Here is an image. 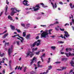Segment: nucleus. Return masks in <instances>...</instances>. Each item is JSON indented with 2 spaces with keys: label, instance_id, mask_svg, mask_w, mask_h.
<instances>
[{
  "label": "nucleus",
  "instance_id": "42",
  "mask_svg": "<svg viewBox=\"0 0 74 74\" xmlns=\"http://www.w3.org/2000/svg\"><path fill=\"white\" fill-rule=\"evenodd\" d=\"M6 4H7L9 5V2H8V0H6Z\"/></svg>",
  "mask_w": 74,
  "mask_h": 74
},
{
  "label": "nucleus",
  "instance_id": "27",
  "mask_svg": "<svg viewBox=\"0 0 74 74\" xmlns=\"http://www.w3.org/2000/svg\"><path fill=\"white\" fill-rule=\"evenodd\" d=\"M51 48L52 49H53V50H55L56 49V47H55V46H52L51 47Z\"/></svg>",
  "mask_w": 74,
  "mask_h": 74
},
{
  "label": "nucleus",
  "instance_id": "23",
  "mask_svg": "<svg viewBox=\"0 0 74 74\" xmlns=\"http://www.w3.org/2000/svg\"><path fill=\"white\" fill-rule=\"evenodd\" d=\"M7 60V59L5 58H3V60L2 62L3 63H4V60Z\"/></svg>",
  "mask_w": 74,
  "mask_h": 74
},
{
  "label": "nucleus",
  "instance_id": "41",
  "mask_svg": "<svg viewBox=\"0 0 74 74\" xmlns=\"http://www.w3.org/2000/svg\"><path fill=\"white\" fill-rule=\"evenodd\" d=\"M9 44V42H5V46L6 45H8Z\"/></svg>",
  "mask_w": 74,
  "mask_h": 74
},
{
  "label": "nucleus",
  "instance_id": "16",
  "mask_svg": "<svg viewBox=\"0 0 74 74\" xmlns=\"http://www.w3.org/2000/svg\"><path fill=\"white\" fill-rule=\"evenodd\" d=\"M49 1L51 2V4H52L53 8L54 9H55V5H54L53 3L52 2V1H51V0H49Z\"/></svg>",
  "mask_w": 74,
  "mask_h": 74
},
{
  "label": "nucleus",
  "instance_id": "61",
  "mask_svg": "<svg viewBox=\"0 0 74 74\" xmlns=\"http://www.w3.org/2000/svg\"><path fill=\"white\" fill-rule=\"evenodd\" d=\"M68 49H69V51H72V50L70 48H68Z\"/></svg>",
  "mask_w": 74,
  "mask_h": 74
},
{
  "label": "nucleus",
  "instance_id": "7",
  "mask_svg": "<svg viewBox=\"0 0 74 74\" xmlns=\"http://www.w3.org/2000/svg\"><path fill=\"white\" fill-rule=\"evenodd\" d=\"M52 66H49V68H49L48 69V70L46 71V72H43V73H41L40 74H47V73H48V71H49L48 70H51V69H52Z\"/></svg>",
  "mask_w": 74,
  "mask_h": 74
},
{
  "label": "nucleus",
  "instance_id": "40",
  "mask_svg": "<svg viewBox=\"0 0 74 74\" xmlns=\"http://www.w3.org/2000/svg\"><path fill=\"white\" fill-rule=\"evenodd\" d=\"M30 73L31 74H35V73L33 71L30 72Z\"/></svg>",
  "mask_w": 74,
  "mask_h": 74
},
{
  "label": "nucleus",
  "instance_id": "19",
  "mask_svg": "<svg viewBox=\"0 0 74 74\" xmlns=\"http://www.w3.org/2000/svg\"><path fill=\"white\" fill-rule=\"evenodd\" d=\"M5 55V54L4 53H3L2 54L1 53V52L0 51V56L1 57H3V56H4Z\"/></svg>",
  "mask_w": 74,
  "mask_h": 74
},
{
  "label": "nucleus",
  "instance_id": "59",
  "mask_svg": "<svg viewBox=\"0 0 74 74\" xmlns=\"http://www.w3.org/2000/svg\"><path fill=\"white\" fill-rule=\"evenodd\" d=\"M72 23H73V24H74V19H72Z\"/></svg>",
  "mask_w": 74,
  "mask_h": 74
},
{
  "label": "nucleus",
  "instance_id": "20",
  "mask_svg": "<svg viewBox=\"0 0 74 74\" xmlns=\"http://www.w3.org/2000/svg\"><path fill=\"white\" fill-rule=\"evenodd\" d=\"M71 66H73V67H74V62L73 61H71L70 63Z\"/></svg>",
  "mask_w": 74,
  "mask_h": 74
},
{
  "label": "nucleus",
  "instance_id": "47",
  "mask_svg": "<svg viewBox=\"0 0 74 74\" xmlns=\"http://www.w3.org/2000/svg\"><path fill=\"white\" fill-rule=\"evenodd\" d=\"M54 24H55V25H56V24H59V22L58 21H56V22L54 23Z\"/></svg>",
  "mask_w": 74,
  "mask_h": 74
},
{
  "label": "nucleus",
  "instance_id": "9",
  "mask_svg": "<svg viewBox=\"0 0 74 74\" xmlns=\"http://www.w3.org/2000/svg\"><path fill=\"white\" fill-rule=\"evenodd\" d=\"M65 54L66 56L68 58H69V56H74V53H65Z\"/></svg>",
  "mask_w": 74,
  "mask_h": 74
},
{
  "label": "nucleus",
  "instance_id": "1",
  "mask_svg": "<svg viewBox=\"0 0 74 74\" xmlns=\"http://www.w3.org/2000/svg\"><path fill=\"white\" fill-rule=\"evenodd\" d=\"M47 30H46L45 31L43 32L41 34V38H47L48 37V33Z\"/></svg>",
  "mask_w": 74,
  "mask_h": 74
},
{
  "label": "nucleus",
  "instance_id": "5",
  "mask_svg": "<svg viewBox=\"0 0 74 74\" xmlns=\"http://www.w3.org/2000/svg\"><path fill=\"white\" fill-rule=\"evenodd\" d=\"M26 54L27 55V57L28 56H30L31 58H32V57L33 56V53L30 51H29L28 53H26Z\"/></svg>",
  "mask_w": 74,
  "mask_h": 74
},
{
  "label": "nucleus",
  "instance_id": "48",
  "mask_svg": "<svg viewBox=\"0 0 74 74\" xmlns=\"http://www.w3.org/2000/svg\"><path fill=\"white\" fill-rule=\"evenodd\" d=\"M21 26H23V27H25V24H22Z\"/></svg>",
  "mask_w": 74,
  "mask_h": 74
},
{
  "label": "nucleus",
  "instance_id": "58",
  "mask_svg": "<svg viewBox=\"0 0 74 74\" xmlns=\"http://www.w3.org/2000/svg\"><path fill=\"white\" fill-rule=\"evenodd\" d=\"M68 51H69V48H67L66 49V52H68Z\"/></svg>",
  "mask_w": 74,
  "mask_h": 74
},
{
  "label": "nucleus",
  "instance_id": "49",
  "mask_svg": "<svg viewBox=\"0 0 74 74\" xmlns=\"http://www.w3.org/2000/svg\"><path fill=\"white\" fill-rule=\"evenodd\" d=\"M55 25V23H54L53 24H51L50 25H49V26H53V25Z\"/></svg>",
  "mask_w": 74,
  "mask_h": 74
},
{
  "label": "nucleus",
  "instance_id": "25",
  "mask_svg": "<svg viewBox=\"0 0 74 74\" xmlns=\"http://www.w3.org/2000/svg\"><path fill=\"white\" fill-rule=\"evenodd\" d=\"M64 42L62 41H58V44H63Z\"/></svg>",
  "mask_w": 74,
  "mask_h": 74
},
{
  "label": "nucleus",
  "instance_id": "14",
  "mask_svg": "<svg viewBox=\"0 0 74 74\" xmlns=\"http://www.w3.org/2000/svg\"><path fill=\"white\" fill-rule=\"evenodd\" d=\"M36 7H33V8L34 10V11H38L39 10V8H36Z\"/></svg>",
  "mask_w": 74,
  "mask_h": 74
},
{
  "label": "nucleus",
  "instance_id": "63",
  "mask_svg": "<svg viewBox=\"0 0 74 74\" xmlns=\"http://www.w3.org/2000/svg\"><path fill=\"white\" fill-rule=\"evenodd\" d=\"M49 32H52V29H49L48 31Z\"/></svg>",
  "mask_w": 74,
  "mask_h": 74
},
{
  "label": "nucleus",
  "instance_id": "12",
  "mask_svg": "<svg viewBox=\"0 0 74 74\" xmlns=\"http://www.w3.org/2000/svg\"><path fill=\"white\" fill-rule=\"evenodd\" d=\"M45 53H44V54H43L40 57V58H41V59L42 62H44V60H43V59H42V58H43V57H45Z\"/></svg>",
  "mask_w": 74,
  "mask_h": 74
},
{
  "label": "nucleus",
  "instance_id": "26",
  "mask_svg": "<svg viewBox=\"0 0 74 74\" xmlns=\"http://www.w3.org/2000/svg\"><path fill=\"white\" fill-rule=\"evenodd\" d=\"M30 24H27L26 25V27H25L26 29H27L28 27H30Z\"/></svg>",
  "mask_w": 74,
  "mask_h": 74
},
{
  "label": "nucleus",
  "instance_id": "21",
  "mask_svg": "<svg viewBox=\"0 0 74 74\" xmlns=\"http://www.w3.org/2000/svg\"><path fill=\"white\" fill-rule=\"evenodd\" d=\"M37 47H36L35 48H34L32 49V52H34V51H37Z\"/></svg>",
  "mask_w": 74,
  "mask_h": 74
},
{
  "label": "nucleus",
  "instance_id": "37",
  "mask_svg": "<svg viewBox=\"0 0 74 74\" xmlns=\"http://www.w3.org/2000/svg\"><path fill=\"white\" fill-rule=\"evenodd\" d=\"M71 16H70L69 17L70 19H71V18H72V19H73V16L71 15Z\"/></svg>",
  "mask_w": 74,
  "mask_h": 74
},
{
  "label": "nucleus",
  "instance_id": "56",
  "mask_svg": "<svg viewBox=\"0 0 74 74\" xmlns=\"http://www.w3.org/2000/svg\"><path fill=\"white\" fill-rule=\"evenodd\" d=\"M38 38H39V36H37L36 37V40H37L38 39Z\"/></svg>",
  "mask_w": 74,
  "mask_h": 74
},
{
  "label": "nucleus",
  "instance_id": "62",
  "mask_svg": "<svg viewBox=\"0 0 74 74\" xmlns=\"http://www.w3.org/2000/svg\"><path fill=\"white\" fill-rule=\"evenodd\" d=\"M3 73H5V69H4L3 70Z\"/></svg>",
  "mask_w": 74,
  "mask_h": 74
},
{
  "label": "nucleus",
  "instance_id": "54",
  "mask_svg": "<svg viewBox=\"0 0 74 74\" xmlns=\"http://www.w3.org/2000/svg\"><path fill=\"white\" fill-rule=\"evenodd\" d=\"M55 29L57 30V31H58L59 30V29L58 28H57L56 27H55Z\"/></svg>",
  "mask_w": 74,
  "mask_h": 74
},
{
  "label": "nucleus",
  "instance_id": "60",
  "mask_svg": "<svg viewBox=\"0 0 74 74\" xmlns=\"http://www.w3.org/2000/svg\"><path fill=\"white\" fill-rule=\"evenodd\" d=\"M59 4H62V5L63 3L62 2H60L59 3Z\"/></svg>",
  "mask_w": 74,
  "mask_h": 74
},
{
  "label": "nucleus",
  "instance_id": "51",
  "mask_svg": "<svg viewBox=\"0 0 74 74\" xmlns=\"http://www.w3.org/2000/svg\"><path fill=\"white\" fill-rule=\"evenodd\" d=\"M36 19L38 20L40 19H41V17H38L36 18Z\"/></svg>",
  "mask_w": 74,
  "mask_h": 74
},
{
  "label": "nucleus",
  "instance_id": "64",
  "mask_svg": "<svg viewBox=\"0 0 74 74\" xmlns=\"http://www.w3.org/2000/svg\"><path fill=\"white\" fill-rule=\"evenodd\" d=\"M64 52L61 51V54H64Z\"/></svg>",
  "mask_w": 74,
  "mask_h": 74
},
{
  "label": "nucleus",
  "instance_id": "39",
  "mask_svg": "<svg viewBox=\"0 0 74 74\" xmlns=\"http://www.w3.org/2000/svg\"><path fill=\"white\" fill-rule=\"evenodd\" d=\"M21 39H22V40H21V42L22 43L23 42V40H24V39L23 38H21Z\"/></svg>",
  "mask_w": 74,
  "mask_h": 74
},
{
  "label": "nucleus",
  "instance_id": "44",
  "mask_svg": "<svg viewBox=\"0 0 74 74\" xmlns=\"http://www.w3.org/2000/svg\"><path fill=\"white\" fill-rule=\"evenodd\" d=\"M38 67H42V65H40V64H38Z\"/></svg>",
  "mask_w": 74,
  "mask_h": 74
},
{
  "label": "nucleus",
  "instance_id": "35",
  "mask_svg": "<svg viewBox=\"0 0 74 74\" xmlns=\"http://www.w3.org/2000/svg\"><path fill=\"white\" fill-rule=\"evenodd\" d=\"M61 62L60 61H57L55 62V63L56 64H59Z\"/></svg>",
  "mask_w": 74,
  "mask_h": 74
},
{
  "label": "nucleus",
  "instance_id": "4",
  "mask_svg": "<svg viewBox=\"0 0 74 74\" xmlns=\"http://www.w3.org/2000/svg\"><path fill=\"white\" fill-rule=\"evenodd\" d=\"M64 32L65 33V34H64V36L63 37V38H64V39H66V38H69V37H70V35L69 34V33L66 31H64Z\"/></svg>",
  "mask_w": 74,
  "mask_h": 74
},
{
  "label": "nucleus",
  "instance_id": "18",
  "mask_svg": "<svg viewBox=\"0 0 74 74\" xmlns=\"http://www.w3.org/2000/svg\"><path fill=\"white\" fill-rule=\"evenodd\" d=\"M30 37V34H29L28 35H27L26 37V39H29Z\"/></svg>",
  "mask_w": 74,
  "mask_h": 74
},
{
  "label": "nucleus",
  "instance_id": "52",
  "mask_svg": "<svg viewBox=\"0 0 74 74\" xmlns=\"http://www.w3.org/2000/svg\"><path fill=\"white\" fill-rule=\"evenodd\" d=\"M17 36H18V37H19V38H23V37H21V36H19V35H18Z\"/></svg>",
  "mask_w": 74,
  "mask_h": 74
},
{
  "label": "nucleus",
  "instance_id": "3",
  "mask_svg": "<svg viewBox=\"0 0 74 74\" xmlns=\"http://www.w3.org/2000/svg\"><path fill=\"white\" fill-rule=\"evenodd\" d=\"M13 45H11L10 47L8 49V52L9 57H11V53H12V52H13Z\"/></svg>",
  "mask_w": 74,
  "mask_h": 74
},
{
  "label": "nucleus",
  "instance_id": "50",
  "mask_svg": "<svg viewBox=\"0 0 74 74\" xmlns=\"http://www.w3.org/2000/svg\"><path fill=\"white\" fill-rule=\"evenodd\" d=\"M70 5L71 7V8H73V7H72V3H70Z\"/></svg>",
  "mask_w": 74,
  "mask_h": 74
},
{
  "label": "nucleus",
  "instance_id": "15",
  "mask_svg": "<svg viewBox=\"0 0 74 74\" xmlns=\"http://www.w3.org/2000/svg\"><path fill=\"white\" fill-rule=\"evenodd\" d=\"M8 36V33H7L6 34L4 35V36L2 37L3 38H5L7 36Z\"/></svg>",
  "mask_w": 74,
  "mask_h": 74
},
{
  "label": "nucleus",
  "instance_id": "17",
  "mask_svg": "<svg viewBox=\"0 0 74 74\" xmlns=\"http://www.w3.org/2000/svg\"><path fill=\"white\" fill-rule=\"evenodd\" d=\"M8 18L9 19H10L11 21H12V20H13L12 17H11L10 15H9L8 16Z\"/></svg>",
  "mask_w": 74,
  "mask_h": 74
},
{
  "label": "nucleus",
  "instance_id": "34",
  "mask_svg": "<svg viewBox=\"0 0 74 74\" xmlns=\"http://www.w3.org/2000/svg\"><path fill=\"white\" fill-rule=\"evenodd\" d=\"M14 8V11H17L18 12H19V10H17L16 8Z\"/></svg>",
  "mask_w": 74,
  "mask_h": 74
},
{
  "label": "nucleus",
  "instance_id": "6",
  "mask_svg": "<svg viewBox=\"0 0 74 74\" xmlns=\"http://www.w3.org/2000/svg\"><path fill=\"white\" fill-rule=\"evenodd\" d=\"M11 10L12 11L10 14V15L11 16H13V15H14V14L16 13V12H15V9H14V8H12Z\"/></svg>",
  "mask_w": 74,
  "mask_h": 74
},
{
  "label": "nucleus",
  "instance_id": "33",
  "mask_svg": "<svg viewBox=\"0 0 74 74\" xmlns=\"http://www.w3.org/2000/svg\"><path fill=\"white\" fill-rule=\"evenodd\" d=\"M40 26H42V27H47V26H46V25H40Z\"/></svg>",
  "mask_w": 74,
  "mask_h": 74
},
{
  "label": "nucleus",
  "instance_id": "28",
  "mask_svg": "<svg viewBox=\"0 0 74 74\" xmlns=\"http://www.w3.org/2000/svg\"><path fill=\"white\" fill-rule=\"evenodd\" d=\"M16 30H17V32L18 33H21V30H20V29H18L16 28Z\"/></svg>",
  "mask_w": 74,
  "mask_h": 74
},
{
  "label": "nucleus",
  "instance_id": "13",
  "mask_svg": "<svg viewBox=\"0 0 74 74\" xmlns=\"http://www.w3.org/2000/svg\"><path fill=\"white\" fill-rule=\"evenodd\" d=\"M10 27L12 30H14L15 29V28L14 26H13L12 25H10Z\"/></svg>",
  "mask_w": 74,
  "mask_h": 74
},
{
  "label": "nucleus",
  "instance_id": "29",
  "mask_svg": "<svg viewBox=\"0 0 74 74\" xmlns=\"http://www.w3.org/2000/svg\"><path fill=\"white\" fill-rule=\"evenodd\" d=\"M67 60V58H62V60L63 61L64 60Z\"/></svg>",
  "mask_w": 74,
  "mask_h": 74
},
{
  "label": "nucleus",
  "instance_id": "2",
  "mask_svg": "<svg viewBox=\"0 0 74 74\" xmlns=\"http://www.w3.org/2000/svg\"><path fill=\"white\" fill-rule=\"evenodd\" d=\"M41 43V41L40 40H37V41L35 42L32 45H31V47L32 48H33V47H35L36 45V46L38 47V46H39Z\"/></svg>",
  "mask_w": 74,
  "mask_h": 74
},
{
  "label": "nucleus",
  "instance_id": "24",
  "mask_svg": "<svg viewBox=\"0 0 74 74\" xmlns=\"http://www.w3.org/2000/svg\"><path fill=\"white\" fill-rule=\"evenodd\" d=\"M8 9V6L7 5H6L5 7V14H6V12H7V10Z\"/></svg>",
  "mask_w": 74,
  "mask_h": 74
},
{
  "label": "nucleus",
  "instance_id": "43",
  "mask_svg": "<svg viewBox=\"0 0 74 74\" xmlns=\"http://www.w3.org/2000/svg\"><path fill=\"white\" fill-rule=\"evenodd\" d=\"M60 30H61V31H62V32H63V31H64V29H61L60 28Z\"/></svg>",
  "mask_w": 74,
  "mask_h": 74
},
{
  "label": "nucleus",
  "instance_id": "57",
  "mask_svg": "<svg viewBox=\"0 0 74 74\" xmlns=\"http://www.w3.org/2000/svg\"><path fill=\"white\" fill-rule=\"evenodd\" d=\"M3 12H2L1 13H0V16H1V15L3 14Z\"/></svg>",
  "mask_w": 74,
  "mask_h": 74
},
{
  "label": "nucleus",
  "instance_id": "22",
  "mask_svg": "<svg viewBox=\"0 0 74 74\" xmlns=\"http://www.w3.org/2000/svg\"><path fill=\"white\" fill-rule=\"evenodd\" d=\"M40 5H42V7H43L44 8H45V7H47V6H45L44 5V4H43L42 3H40Z\"/></svg>",
  "mask_w": 74,
  "mask_h": 74
},
{
  "label": "nucleus",
  "instance_id": "46",
  "mask_svg": "<svg viewBox=\"0 0 74 74\" xmlns=\"http://www.w3.org/2000/svg\"><path fill=\"white\" fill-rule=\"evenodd\" d=\"M67 25H68V26H69V24L68 23H66L64 25V26H67Z\"/></svg>",
  "mask_w": 74,
  "mask_h": 74
},
{
  "label": "nucleus",
  "instance_id": "31",
  "mask_svg": "<svg viewBox=\"0 0 74 74\" xmlns=\"http://www.w3.org/2000/svg\"><path fill=\"white\" fill-rule=\"evenodd\" d=\"M35 7H38V8H40L41 7H40L39 4H38Z\"/></svg>",
  "mask_w": 74,
  "mask_h": 74
},
{
  "label": "nucleus",
  "instance_id": "36",
  "mask_svg": "<svg viewBox=\"0 0 74 74\" xmlns=\"http://www.w3.org/2000/svg\"><path fill=\"white\" fill-rule=\"evenodd\" d=\"M40 51H39L38 52H36L35 53L36 54L38 55L40 53Z\"/></svg>",
  "mask_w": 74,
  "mask_h": 74
},
{
  "label": "nucleus",
  "instance_id": "38",
  "mask_svg": "<svg viewBox=\"0 0 74 74\" xmlns=\"http://www.w3.org/2000/svg\"><path fill=\"white\" fill-rule=\"evenodd\" d=\"M26 69H27V68L26 67H25L24 69V72H25L26 70Z\"/></svg>",
  "mask_w": 74,
  "mask_h": 74
},
{
  "label": "nucleus",
  "instance_id": "30",
  "mask_svg": "<svg viewBox=\"0 0 74 74\" xmlns=\"http://www.w3.org/2000/svg\"><path fill=\"white\" fill-rule=\"evenodd\" d=\"M23 37H25L26 36V32H24L23 33Z\"/></svg>",
  "mask_w": 74,
  "mask_h": 74
},
{
  "label": "nucleus",
  "instance_id": "10",
  "mask_svg": "<svg viewBox=\"0 0 74 74\" xmlns=\"http://www.w3.org/2000/svg\"><path fill=\"white\" fill-rule=\"evenodd\" d=\"M27 2H28L27 1H26V0H24V1L23 2V4H24L25 5L28 6Z\"/></svg>",
  "mask_w": 74,
  "mask_h": 74
},
{
  "label": "nucleus",
  "instance_id": "8",
  "mask_svg": "<svg viewBox=\"0 0 74 74\" xmlns=\"http://www.w3.org/2000/svg\"><path fill=\"white\" fill-rule=\"evenodd\" d=\"M36 59H37V58L36 57H34L32 60H31V61H32L30 63V64L31 65H32V64L34 63V60H36Z\"/></svg>",
  "mask_w": 74,
  "mask_h": 74
},
{
  "label": "nucleus",
  "instance_id": "55",
  "mask_svg": "<svg viewBox=\"0 0 74 74\" xmlns=\"http://www.w3.org/2000/svg\"><path fill=\"white\" fill-rule=\"evenodd\" d=\"M60 37H62V38H63V35H61V36H60Z\"/></svg>",
  "mask_w": 74,
  "mask_h": 74
},
{
  "label": "nucleus",
  "instance_id": "11",
  "mask_svg": "<svg viewBox=\"0 0 74 74\" xmlns=\"http://www.w3.org/2000/svg\"><path fill=\"white\" fill-rule=\"evenodd\" d=\"M60 68L61 69H57V70L58 71H62L63 70H65L66 69V67H61Z\"/></svg>",
  "mask_w": 74,
  "mask_h": 74
},
{
  "label": "nucleus",
  "instance_id": "45",
  "mask_svg": "<svg viewBox=\"0 0 74 74\" xmlns=\"http://www.w3.org/2000/svg\"><path fill=\"white\" fill-rule=\"evenodd\" d=\"M16 43L18 45H19V41H16Z\"/></svg>",
  "mask_w": 74,
  "mask_h": 74
},
{
  "label": "nucleus",
  "instance_id": "53",
  "mask_svg": "<svg viewBox=\"0 0 74 74\" xmlns=\"http://www.w3.org/2000/svg\"><path fill=\"white\" fill-rule=\"evenodd\" d=\"M55 8H56L57 7V5H56V3H55Z\"/></svg>",
  "mask_w": 74,
  "mask_h": 74
},
{
  "label": "nucleus",
  "instance_id": "32",
  "mask_svg": "<svg viewBox=\"0 0 74 74\" xmlns=\"http://www.w3.org/2000/svg\"><path fill=\"white\" fill-rule=\"evenodd\" d=\"M73 70H71L69 72V74H73Z\"/></svg>",
  "mask_w": 74,
  "mask_h": 74
}]
</instances>
